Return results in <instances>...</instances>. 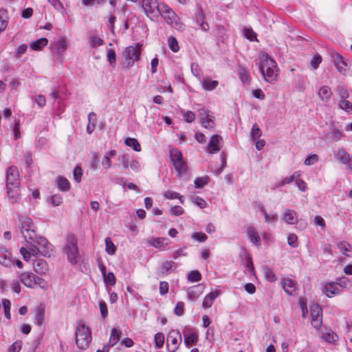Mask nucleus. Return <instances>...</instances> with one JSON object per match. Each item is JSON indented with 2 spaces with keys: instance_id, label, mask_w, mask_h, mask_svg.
<instances>
[{
  "instance_id": "1",
  "label": "nucleus",
  "mask_w": 352,
  "mask_h": 352,
  "mask_svg": "<svg viewBox=\"0 0 352 352\" xmlns=\"http://www.w3.org/2000/svg\"><path fill=\"white\" fill-rule=\"evenodd\" d=\"M20 230L25 240L30 244L28 249L30 255L38 256L43 255L50 257L52 252V245L43 236H37L35 226L32 220L28 217L19 219Z\"/></svg>"
},
{
  "instance_id": "2",
  "label": "nucleus",
  "mask_w": 352,
  "mask_h": 352,
  "mask_svg": "<svg viewBox=\"0 0 352 352\" xmlns=\"http://www.w3.org/2000/svg\"><path fill=\"white\" fill-rule=\"evenodd\" d=\"M19 173L17 167L11 166L6 170V192L12 203L17 201L19 195Z\"/></svg>"
},
{
  "instance_id": "3",
  "label": "nucleus",
  "mask_w": 352,
  "mask_h": 352,
  "mask_svg": "<svg viewBox=\"0 0 352 352\" xmlns=\"http://www.w3.org/2000/svg\"><path fill=\"white\" fill-rule=\"evenodd\" d=\"M259 70L264 79L269 82H272L276 79V63L267 55H263L258 65Z\"/></svg>"
},
{
  "instance_id": "4",
  "label": "nucleus",
  "mask_w": 352,
  "mask_h": 352,
  "mask_svg": "<svg viewBox=\"0 0 352 352\" xmlns=\"http://www.w3.org/2000/svg\"><path fill=\"white\" fill-rule=\"evenodd\" d=\"M67 255V259L72 265H76L79 256L78 248V240L74 234H69L66 239V243L63 249Z\"/></svg>"
},
{
  "instance_id": "5",
  "label": "nucleus",
  "mask_w": 352,
  "mask_h": 352,
  "mask_svg": "<svg viewBox=\"0 0 352 352\" xmlns=\"http://www.w3.org/2000/svg\"><path fill=\"white\" fill-rule=\"evenodd\" d=\"M160 15L164 18L168 24L175 29L179 31L184 30V25L180 22L177 15L169 6L163 3H161Z\"/></svg>"
},
{
  "instance_id": "6",
  "label": "nucleus",
  "mask_w": 352,
  "mask_h": 352,
  "mask_svg": "<svg viewBox=\"0 0 352 352\" xmlns=\"http://www.w3.org/2000/svg\"><path fill=\"white\" fill-rule=\"evenodd\" d=\"M91 331L83 324H78L76 330V344L80 349H87L91 340Z\"/></svg>"
},
{
  "instance_id": "7",
  "label": "nucleus",
  "mask_w": 352,
  "mask_h": 352,
  "mask_svg": "<svg viewBox=\"0 0 352 352\" xmlns=\"http://www.w3.org/2000/svg\"><path fill=\"white\" fill-rule=\"evenodd\" d=\"M140 48L138 45L135 47H127L123 52V65L126 68L132 67L134 65L135 60L140 59Z\"/></svg>"
},
{
  "instance_id": "8",
  "label": "nucleus",
  "mask_w": 352,
  "mask_h": 352,
  "mask_svg": "<svg viewBox=\"0 0 352 352\" xmlns=\"http://www.w3.org/2000/svg\"><path fill=\"white\" fill-rule=\"evenodd\" d=\"M145 14L151 20L160 16L161 3L159 1H139Z\"/></svg>"
},
{
  "instance_id": "9",
  "label": "nucleus",
  "mask_w": 352,
  "mask_h": 352,
  "mask_svg": "<svg viewBox=\"0 0 352 352\" xmlns=\"http://www.w3.org/2000/svg\"><path fill=\"white\" fill-rule=\"evenodd\" d=\"M167 348L169 352H175L182 342V336L177 331H172L168 337Z\"/></svg>"
},
{
  "instance_id": "10",
  "label": "nucleus",
  "mask_w": 352,
  "mask_h": 352,
  "mask_svg": "<svg viewBox=\"0 0 352 352\" xmlns=\"http://www.w3.org/2000/svg\"><path fill=\"white\" fill-rule=\"evenodd\" d=\"M223 144V141L221 136L219 135H212L207 147L208 153L211 154L217 153L222 148Z\"/></svg>"
},
{
  "instance_id": "11",
  "label": "nucleus",
  "mask_w": 352,
  "mask_h": 352,
  "mask_svg": "<svg viewBox=\"0 0 352 352\" xmlns=\"http://www.w3.org/2000/svg\"><path fill=\"white\" fill-rule=\"evenodd\" d=\"M311 324L314 328L318 329L322 324V309L318 304L311 307Z\"/></svg>"
},
{
  "instance_id": "12",
  "label": "nucleus",
  "mask_w": 352,
  "mask_h": 352,
  "mask_svg": "<svg viewBox=\"0 0 352 352\" xmlns=\"http://www.w3.org/2000/svg\"><path fill=\"white\" fill-rule=\"evenodd\" d=\"M204 285L199 284L189 287L187 289L188 298L192 301L196 300L199 296L204 292Z\"/></svg>"
},
{
  "instance_id": "13",
  "label": "nucleus",
  "mask_w": 352,
  "mask_h": 352,
  "mask_svg": "<svg viewBox=\"0 0 352 352\" xmlns=\"http://www.w3.org/2000/svg\"><path fill=\"white\" fill-rule=\"evenodd\" d=\"M336 156L338 160L347 165L352 172V157L344 148L339 149Z\"/></svg>"
},
{
  "instance_id": "14",
  "label": "nucleus",
  "mask_w": 352,
  "mask_h": 352,
  "mask_svg": "<svg viewBox=\"0 0 352 352\" xmlns=\"http://www.w3.org/2000/svg\"><path fill=\"white\" fill-rule=\"evenodd\" d=\"M283 289L285 292L292 296L296 289L297 283L291 278H283L281 280Z\"/></svg>"
},
{
  "instance_id": "15",
  "label": "nucleus",
  "mask_w": 352,
  "mask_h": 352,
  "mask_svg": "<svg viewBox=\"0 0 352 352\" xmlns=\"http://www.w3.org/2000/svg\"><path fill=\"white\" fill-rule=\"evenodd\" d=\"M21 282L28 287L32 288L36 285L35 275L30 272H25L20 275Z\"/></svg>"
},
{
  "instance_id": "16",
  "label": "nucleus",
  "mask_w": 352,
  "mask_h": 352,
  "mask_svg": "<svg viewBox=\"0 0 352 352\" xmlns=\"http://www.w3.org/2000/svg\"><path fill=\"white\" fill-rule=\"evenodd\" d=\"M34 268L35 272L41 275L45 274L49 270L47 262L41 258L34 261Z\"/></svg>"
},
{
  "instance_id": "17",
  "label": "nucleus",
  "mask_w": 352,
  "mask_h": 352,
  "mask_svg": "<svg viewBox=\"0 0 352 352\" xmlns=\"http://www.w3.org/2000/svg\"><path fill=\"white\" fill-rule=\"evenodd\" d=\"M0 263L5 267L12 265L11 254L1 246H0Z\"/></svg>"
},
{
  "instance_id": "18",
  "label": "nucleus",
  "mask_w": 352,
  "mask_h": 352,
  "mask_svg": "<svg viewBox=\"0 0 352 352\" xmlns=\"http://www.w3.org/2000/svg\"><path fill=\"white\" fill-rule=\"evenodd\" d=\"M283 219L288 224L294 225L297 223V213L291 209H287L283 214Z\"/></svg>"
},
{
  "instance_id": "19",
  "label": "nucleus",
  "mask_w": 352,
  "mask_h": 352,
  "mask_svg": "<svg viewBox=\"0 0 352 352\" xmlns=\"http://www.w3.org/2000/svg\"><path fill=\"white\" fill-rule=\"evenodd\" d=\"M331 88L327 85L321 87L318 91V96L323 102H328L331 99Z\"/></svg>"
},
{
  "instance_id": "20",
  "label": "nucleus",
  "mask_w": 352,
  "mask_h": 352,
  "mask_svg": "<svg viewBox=\"0 0 352 352\" xmlns=\"http://www.w3.org/2000/svg\"><path fill=\"white\" fill-rule=\"evenodd\" d=\"M184 343L187 347L192 346L198 339L197 335L191 330L184 331Z\"/></svg>"
},
{
  "instance_id": "21",
  "label": "nucleus",
  "mask_w": 352,
  "mask_h": 352,
  "mask_svg": "<svg viewBox=\"0 0 352 352\" xmlns=\"http://www.w3.org/2000/svg\"><path fill=\"white\" fill-rule=\"evenodd\" d=\"M67 41L64 38L58 39L54 45V49L56 53L60 58L67 49Z\"/></svg>"
},
{
  "instance_id": "22",
  "label": "nucleus",
  "mask_w": 352,
  "mask_h": 352,
  "mask_svg": "<svg viewBox=\"0 0 352 352\" xmlns=\"http://www.w3.org/2000/svg\"><path fill=\"white\" fill-rule=\"evenodd\" d=\"M220 294L219 291L211 292L207 296H205L203 302V308H209L212 306L213 300L218 297Z\"/></svg>"
},
{
  "instance_id": "23",
  "label": "nucleus",
  "mask_w": 352,
  "mask_h": 352,
  "mask_svg": "<svg viewBox=\"0 0 352 352\" xmlns=\"http://www.w3.org/2000/svg\"><path fill=\"white\" fill-rule=\"evenodd\" d=\"M322 291L328 297H331L332 295L338 294L340 293L338 284L334 283H329L324 286Z\"/></svg>"
},
{
  "instance_id": "24",
  "label": "nucleus",
  "mask_w": 352,
  "mask_h": 352,
  "mask_svg": "<svg viewBox=\"0 0 352 352\" xmlns=\"http://www.w3.org/2000/svg\"><path fill=\"white\" fill-rule=\"evenodd\" d=\"M148 243L151 245L155 248H159L162 247H165L168 245L170 242L168 239L164 238V237H160V238H155L149 240Z\"/></svg>"
},
{
  "instance_id": "25",
  "label": "nucleus",
  "mask_w": 352,
  "mask_h": 352,
  "mask_svg": "<svg viewBox=\"0 0 352 352\" xmlns=\"http://www.w3.org/2000/svg\"><path fill=\"white\" fill-rule=\"evenodd\" d=\"M333 60L338 72L340 73L344 72L346 70V63H345L343 57L337 54L333 56Z\"/></svg>"
},
{
  "instance_id": "26",
  "label": "nucleus",
  "mask_w": 352,
  "mask_h": 352,
  "mask_svg": "<svg viewBox=\"0 0 352 352\" xmlns=\"http://www.w3.org/2000/svg\"><path fill=\"white\" fill-rule=\"evenodd\" d=\"M58 188L63 192H67L70 189L69 181L64 177L58 176L56 179Z\"/></svg>"
},
{
  "instance_id": "27",
  "label": "nucleus",
  "mask_w": 352,
  "mask_h": 352,
  "mask_svg": "<svg viewBox=\"0 0 352 352\" xmlns=\"http://www.w3.org/2000/svg\"><path fill=\"white\" fill-rule=\"evenodd\" d=\"M202 88L206 91H212L217 88L219 85V82L217 80H213L207 78L204 79L201 82Z\"/></svg>"
},
{
  "instance_id": "28",
  "label": "nucleus",
  "mask_w": 352,
  "mask_h": 352,
  "mask_svg": "<svg viewBox=\"0 0 352 352\" xmlns=\"http://www.w3.org/2000/svg\"><path fill=\"white\" fill-rule=\"evenodd\" d=\"M337 247L340 250L342 253L349 257L352 256V251L351 245L346 241H340L337 244Z\"/></svg>"
},
{
  "instance_id": "29",
  "label": "nucleus",
  "mask_w": 352,
  "mask_h": 352,
  "mask_svg": "<svg viewBox=\"0 0 352 352\" xmlns=\"http://www.w3.org/2000/svg\"><path fill=\"white\" fill-rule=\"evenodd\" d=\"M175 269V263L172 261H165L162 263L160 267V272L161 274H168L174 271Z\"/></svg>"
},
{
  "instance_id": "30",
  "label": "nucleus",
  "mask_w": 352,
  "mask_h": 352,
  "mask_svg": "<svg viewBox=\"0 0 352 352\" xmlns=\"http://www.w3.org/2000/svg\"><path fill=\"white\" fill-rule=\"evenodd\" d=\"M248 235L250 240L256 245H260V236L253 227L248 228Z\"/></svg>"
},
{
  "instance_id": "31",
  "label": "nucleus",
  "mask_w": 352,
  "mask_h": 352,
  "mask_svg": "<svg viewBox=\"0 0 352 352\" xmlns=\"http://www.w3.org/2000/svg\"><path fill=\"white\" fill-rule=\"evenodd\" d=\"M8 23V12L4 9H0V34L5 31Z\"/></svg>"
},
{
  "instance_id": "32",
  "label": "nucleus",
  "mask_w": 352,
  "mask_h": 352,
  "mask_svg": "<svg viewBox=\"0 0 352 352\" xmlns=\"http://www.w3.org/2000/svg\"><path fill=\"white\" fill-rule=\"evenodd\" d=\"M48 40L46 38H41L36 41H32L30 43V47L33 50H40L44 46L47 45Z\"/></svg>"
},
{
  "instance_id": "33",
  "label": "nucleus",
  "mask_w": 352,
  "mask_h": 352,
  "mask_svg": "<svg viewBox=\"0 0 352 352\" xmlns=\"http://www.w3.org/2000/svg\"><path fill=\"white\" fill-rule=\"evenodd\" d=\"M174 166L179 177H182L187 172V165L184 160L176 162Z\"/></svg>"
},
{
  "instance_id": "34",
  "label": "nucleus",
  "mask_w": 352,
  "mask_h": 352,
  "mask_svg": "<svg viewBox=\"0 0 352 352\" xmlns=\"http://www.w3.org/2000/svg\"><path fill=\"white\" fill-rule=\"evenodd\" d=\"M126 146L131 147L135 151H140L141 146L138 140L133 138H127L124 140Z\"/></svg>"
},
{
  "instance_id": "35",
  "label": "nucleus",
  "mask_w": 352,
  "mask_h": 352,
  "mask_svg": "<svg viewBox=\"0 0 352 352\" xmlns=\"http://www.w3.org/2000/svg\"><path fill=\"white\" fill-rule=\"evenodd\" d=\"M263 270L265 277L268 281H270L271 283L276 281V274L274 273L273 270L271 268H270L267 266H265V267H263Z\"/></svg>"
},
{
  "instance_id": "36",
  "label": "nucleus",
  "mask_w": 352,
  "mask_h": 352,
  "mask_svg": "<svg viewBox=\"0 0 352 352\" xmlns=\"http://www.w3.org/2000/svg\"><path fill=\"white\" fill-rule=\"evenodd\" d=\"M322 338L330 343H335L338 339V336L332 331L322 333Z\"/></svg>"
},
{
  "instance_id": "37",
  "label": "nucleus",
  "mask_w": 352,
  "mask_h": 352,
  "mask_svg": "<svg viewBox=\"0 0 352 352\" xmlns=\"http://www.w3.org/2000/svg\"><path fill=\"white\" fill-rule=\"evenodd\" d=\"M170 157L173 162V165L176 162H180L183 160L182 153L177 149H173L170 153Z\"/></svg>"
},
{
  "instance_id": "38",
  "label": "nucleus",
  "mask_w": 352,
  "mask_h": 352,
  "mask_svg": "<svg viewBox=\"0 0 352 352\" xmlns=\"http://www.w3.org/2000/svg\"><path fill=\"white\" fill-rule=\"evenodd\" d=\"M105 250L110 255L114 254L116 251L115 245L109 237L105 239Z\"/></svg>"
},
{
  "instance_id": "39",
  "label": "nucleus",
  "mask_w": 352,
  "mask_h": 352,
  "mask_svg": "<svg viewBox=\"0 0 352 352\" xmlns=\"http://www.w3.org/2000/svg\"><path fill=\"white\" fill-rule=\"evenodd\" d=\"M164 335L159 332L155 335L154 341L157 349H161L164 344Z\"/></svg>"
},
{
  "instance_id": "40",
  "label": "nucleus",
  "mask_w": 352,
  "mask_h": 352,
  "mask_svg": "<svg viewBox=\"0 0 352 352\" xmlns=\"http://www.w3.org/2000/svg\"><path fill=\"white\" fill-rule=\"evenodd\" d=\"M120 340V333L116 329H113L111 331V336L109 344L111 346H113L116 344L118 340Z\"/></svg>"
},
{
  "instance_id": "41",
  "label": "nucleus",
  "mask_w": 352,
  "mask_h": 352,
  "mask_svg": "<svg viewBox=\"0 0 352 352\" xmlns=\"http://www.w3.org/2000/svg\"><path fill=\"white\" fill-rule=\"evenodd\" d=\"M89 42L91 47H96L102 45L104 43V41L102 38L95 36H90L89 38Z\"/></svg>"
},
{
  "instance_id": "42",
  "label": "nucleus",
  "mask_w": 352,
  "mask_h": 352,
  "mask_svg": "<svg viewBox=\"0 0 352 352\" xmlns=\"http://www.w3.org/2000/svg\"><path fill=\"white\" fill-rule=\"evenodd\" d=\"M201 278V273L198 270L191 271L188 274V280L191 282L199 281Z\"/></svg>"
},
{
  "instance_id": "43",
  "label": "nucleus",
  "mask_w": 352,
  "mask_h": 352,
  "mask_svg": "<svg viewBox=\"0 0 352 352\" xmlns=\"http://www.w3.org/2000/svg\"><path fill=\"white\" fill-rule=\"evenodd\" d=\"M168 42L169 48L173 52H177L179 51V45H178V42H177V39L175 37H173V36L169 37L168 39Z\"/></svg>"
},
{
  "instance_id": "44",
  "label": "nucleus",
  "mask_w": 352,
  "mask_h": 352,
  "mask_svg": "<svg viewBox=\"0 0 352 352\" xmlns=\"http://www.w3.org/2000/svg\"><path fill=\"white\" fill-rule=\"evenodd\" d=\"M209 182V179L208 177H198L195 179L194 184L195 188H203L205 185H206Z\"/></svg>"
},
{
  "instance_id": "45",
  "label": "nucleus",
  "mask_w": 352,
  "mask_h": 352,
  "mask_svg": "<svg viewBox=\"0 0 352 352\" xmlns=\"http://www.w3.org/2000/svg\"><path fill=\"white\" fill-rule=\"evenodd\" d=\"M339 106L342 109L346 112L352 111V103L346 99L340 100L339 102Z\"/></svg>"
},
{
  "instance_id": "46",
  "label": "nucleus",
  "mask_w": 352,
  "mask_h": 352,
  "mask_svg": "<svg viewBox=\"0 0 352 352\" xmlns=\"http://www.w3.org/2000/svg\"><path fill=\"white\" fill-rule=\"evenodd\" d=\"M201 124L202 126L207 129H212L214 126V117L211 116L208 118L205 119L203 121H201Z\"/></svg>"
},
{
  "instance_id": "47",
  "label": "nucleus",
  "mask_w": 352,
  "mask_h": 352,
  "mask_svg": "<svg viewBox=\"0 0 352 352\" xmlns=\"http://www.w3.org/2000/svg\"><path fill=\"white\" fill-rule=\"evenodd\" d=\"M191 200L193 203L199 206L201 208H205L206 207L207 204L206 201L199 196H192Z\"/></svg>"
},
{
  "instance_id": "48",
  "label": "nucleus",
  "mask_w": 352,
  "mask_h": 352,
  "mask_svg": "<svg viewBox=\"0 0 352 352\" xmlns=\"http://www.w3.org/2000/svg\"><path fill=\"white\" fill-rule=\"evenodd\" d=\"M107 60L111 67H115L116 64V54L113 50H108Z\"/></svg>"
},
{
  "instance_id": "49",
  "label": "nucleus",
  "mask_w": 352,
  "mask_h": 352,
  "mask_svg": "<svg viewBox=\"0 0 352 352\" xmlns=\"http://www.w3.org/2000/svg\"><path fill=\"white\" fill-rule=\"evenodd\" d=\"M318 160L319 157L316 154H311L306 157L304 164L306 166H311L316 163Z\"/></svg>"
},
{
  "instance_id": "50",
  "label": "nucleus",
  "mask_w": 352,
  "mask_h": 352,
  "mask_svg": "<svg viewBox=\"0 0 352 352\" xmlns=\"http://www.w3.org/2000/svg\"><path fill=\"white\" fill-rule=\"evenodd\" d=\"M262 132L258 124H255L253 125L251 130L252 138L255 140L261 136Z\"/></svg>"
},
{
  "instance_id": "51",
  "label": "nucleus",
  "mask_w": 352,
  "mask_h": 352,
  "mask_svg": "<svg viewBox=\"0 0 352 352\" xmlns=\"http://www.w3.org/2000/svg\"><path fill=\"white\" fill-rule=\"evenodd\" d=\"M191 238L199 242H204L208 239V236L204 232H199L192 234Z\"/></svg>"
},
{
  "instance_id": "52",
  "label": "nucleus",
  "mask_w": 352,
  "mask_h": 352,
  "mask_svg": "<svg viewBox=\"0 0 352 352\" xmlns=\"http://www.w3.org/2000/svg\"><path fill=\"white\" fill-rule=\"evenodd\" d=\"M45 311L43 309H38L36 316V324L41 326L43 323Z\"/></svg>"
},
{
  "instance_id": "53",
  "label": "nucleus",
  "mask_w": 352,
  "mask_h": 352,
  "mask_svg": "<svg viewBox=\"0 0 352 352\" xmlns=\"http://www.w3.org/2000/svg\"><path fill=\"white\" fill-rule=\"evenodd\" d=\"M337 91L338 93L339 96L342 98V100L346 99L349 96L348 91L342 85L338 86Z\"/></svg>"
},
{
  "instance_id": "54",
  "label": "nucleus",
  "mask_w": 352,
  "mask_h": 352,
  "mask_svg": "<svg viewBox=\"0 0 352 352\" xmlns=\"http://www.w3.org/2000/svg\"><path fill=\"white\" fill-rule=\"evenodd\" d=\"M74 178L75 181L78 183L80 182L81 177L82 175V170L80 166H77L74 170L73 173Z\"/></svg>"
},
{
  "instance_id": "55",
  "label": "nucleus",
  "mask_w": 352,
  "mask_h": 352,
  "mask_svg": "<svg viewBox=\"0 0 352 352\" xmlns=\"http://www.w3.org/2000/svg\"><path fill=\"white\" fill-rule=\"evenodd\" d=\"M105 283H109L111 285H114L116 282V278L114 274L111 272H109L103 277Z\"/></svg>"
},
{
  "instance_id": "56",
  "label": "nucleus",
  "mask_w": 352,
  "mask_h": 352,
  "mask_svg": "<svg viewBox=\"0 0 352 352\" xmlns=\"http://www.w3.org/2000/svg\"><path fill=\"white\" fill-rule=\"evenodd\" d=\"M244 36L251 41H254L256 38V34L251 28L244 29Z\"/></svg>"
},
{
  "instance_id": "57",
  "label": "nucleus",
  "mask_w": 352,
  "mask_h": 352,
  "mask_svg": "<svg viewBox=\"0 0 352 352\" xmlns=\"http://www.w3.org/2000/svg\"><path fill=\"white\" fill-rule=\"evenodd\" d=\"M239 73L240 78L243 82H249L250 76L248 74V72L245 68H240Z\"/></svg>"
},
{
  "instance_id": "58",
  "label": "nucleus",
  "mask_w": 352,
  "mask_h": 352,
  "mask_svg": "<svg viewBox=\"0 0 352 352\" xmlns=\"http://www.w3.org/2000/svg\"><path fill=\"white\" fill-rule=\"evenodd\" d=\"M99 307H100V314H101L102 317L103 318H107V316H108V309H107V307L105 302L100 301L99 302Z\"/></svg>"
},
{
  "instance_id": "59",
  "label": "nucleus",
  "mask_w": 352,
  "mask_h": 352,
  "mask_svg": "<svg viewBox=\"0 0 352 352\" xmlns=\"http://www.w3.org/2000/svg\"><path fill=\"white\" fill-rule=\"evenodd\" d=\"M262 212H263L265 221H267V222H271V221L276 222L278 221V215H277V214L274 213V214H267L266 212V211L265 210H262Z\"/></svg>"
},
{
  "instance_id": "60",
  "label": "nucleus",
  "mask_w": 352,
  "mask_h": 352,
  "mask_svg": "<svg viewBox=\"0 0 352 352\" xmlns=\"http://www.w3.org/2000/svg\"><path fill=\"white\" fill-rule=\"evenodd\" d=\"M297 236L295 234H290L287 236V243L288 244L293 247L296 248L298 245L297 243Z\"/></svg>"
},
{
  "instance_id": "61",
  "label": "nucleus",
  "mask_w": 352,
  "mask_h": 352,
  "mask_svg": "<svg viewBox=\"0 0 352 352\" xmlns=\"http://www.w3.org/2000/svg\"><path fill=\"white\" fill-rule=\"evenodd\" d=\"M322 61V57L320 55L318 54L313 57L311 65L314 69H316L318 67L319 65Z\"/></svg>"
},
{
  "instance_id": "62",
  "label": "nucleus",
  "mask_w": 352,
  "mask_h": 352,
  "mask_svg": "<svg viewBox=\"0 0 352 352\" xmlns=\"http://www.w3.org/2000/svg\"><path fill=\"white\" fill-rule=\"evenodd\" d=\"M198 113H199L198 116H199V118L201 120V121H203L205 119H207L211 116L210 112L204 108L200 109L199 110Z\"/></svg>"
},
{
  "instance_id": "63",
  "label": "nucleus",
  "mask_w": 352,
  "mask_h": 352,
  "mask_svg": "<svg viewBox=\"0 0 352 352\" xmlns=\"http://www.w3.org/2000/svg\"><path fill=\"white\" fill-rule=\"evenodd\" d=\"M51 202L55 206H60L63 202V197L60 195H54L51 198Z\"/></svg>"
},
{
  "instance_id": "64",
  "label": "nucleus",
  "mask_w": 352,
  "mask_h": 352,
  "mask_svg": "<svg viewBox=\"0 0 352 352\" xmlns=\"http://www.w3.org/2000/svg\"><path fill=\"white\" fill-rule=\"evenodd\" d=\"M21 345L19 342H15L11 344L8 349V352H19Z\"/></svg>"
}]
</instances>
